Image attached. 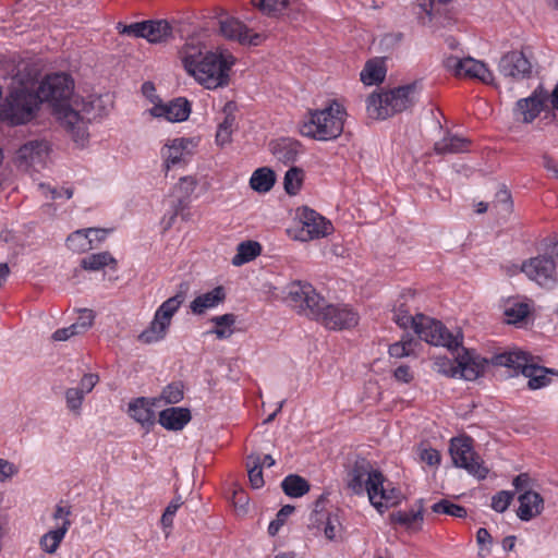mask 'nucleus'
<instances>
[{
    "mask_svg": "<svg viewBox=\"0 0 558 558\" xmlns=\"http://www.w3.org/2000/svg\"><path fill=\"white\" fill-rule=\"evenodd\" d=\"M110 264H116V259L108 252L90 254L81 262L82 268L90 271L100 270Z\"/></svg>",
    "mask_w": 558,
    "mask_h": 558,
    "instance_id": "obj_41",
    "label": "nucleus"
},
{
    "mask_svg": "<svg viewBox=\"0 0 558 558\" xmlns=\"http://www.w3.org/2000/svg\"><path fill=\"white\" fill-rule=\"evenodd\" d=\"M99 380V377L98 375L96 374H85L81 381H80V387H77L80 390H82V392L84 395H87L89 393L93 388L96 386V384L98 383Z\"/></svg>",
    "mask_w": 558,
    "mask_h": 558,
    "instance_id": "obj_56",
    "label": "nucleus"
},
{
    "mask_svg": "<svg viewBox=\"0 0 558 558\" xmlns=\"http://www.w3.org/2000/svg\"><path fill=\"white\" fill-rule=\"evenodd\" d=\"M413 330L421 340L433 345L445 347L450 351L459 349L462 344L460 331L452 333L441 322L423 314H416V324Z\"/></svg>",
    "mask_w": 558,
    "mask_h": 558,
    "instance_id": "obj_9",
    "label": "nucleus"
},
{
    "mask_svg": "<svg viewBox=\"0 0 558 558\" xmlns=\"http://www.w3.org/2000/svg\"><path fill=\"white\" fill-rule=\"evenodd\" d=\"M392 312V319L399 327L403 329L414 328L416 324V315L413 316L410 313V308L404 301L399 300Z\"/></svg>",
    "mask_w": 558,
    "mask_h": 558,
    "instance_id": "obj_40",
    "label": "nucleus"
},
{
    "mask_svg": "<svg viewBox=\"0 0 558 558\" xmlns=\"http://www.w3.org/2000/svg\"><path fill=\"white\" fill-rule=\"evenodd\" d=\"M318 322L329 329L341 330L356 326L359 315L348 305L329 304Z\"/></svg>",
    "mask_w": 558,
    "mask_h": 558,
    "instance_id": "obj_19",
    "label": "nucleus"
},
{
    "mask_svg": "<svg viewBox=\"0 0 558 558\" xmlns=\"http://www.w3.org/2000/svg\"><path fill=\"white\" fill-rule=\"evenodd\" d=\"M154 403L146 398H137L130 402L129 414L143 427L149 428L155 424L156 416L153 409Z\"/></svg>",
    "mask_w": 558,
    "mask_h": 558,
    "instance_id": "obj_29",
    "label": "nucleus"
},
{
    "mask_svg": "<svg viewBox=\"0 0 558 558\" xmlns=\"http://www.w3.org/2000/svg\"><path fill=\"white\" fill-rule=\"evenodd\" d=\"M92 234H101L99 240H105L107 236V230L97 228L76 230L68 236L66 245L75 253H84L93 250L94 239L92 238Z\"/></svg>",
    "mask_w": 558,
    "mask_h": 558,
    "instance_id": "obj_26",
    "label": "nucleus"
},
{
    "mask_svg": "<svg viewBox=\"0 0 558 558\" xmlns=\"http://www.w3.org/2000/svg\"><path fill=\"white\" fill-rule=\"evenodd\" d=\"M444 66L457 77L475 78L484 84L494 82V74L486 64L471 57L449 56L444 60Z\"/></svg>",
    "mask_w": 558,
    "mask_h": 558,
    "instance_id": "obj_15",
    "label": "nucleus"
},
{
    "mask_svg": "<svg viewBox=\"0 0 558 558\" xmlns=\"http://www.w3.org/2000/svg\"><path fill=\"white\" fill-rule=\"evenodd\" d=\"M17 473V468L8 460L0 458V482L11 478Z\"/></svg>",
    "mask_w": 558,
    "mask_h": 558,
    "instance_id": "obj_58",
    "label": "nucleus"
},
{
    "mask_svg": "<svg viewBox=\"0 0 558 558\" xmlns=\"http://www.w3.org/2000/svg\"><path fill=\"white\" fill-rule=\"evenodd\" d=\"M248 480L253 488H260L264 486L262 459L258 454H250L246 461Z\"/></svg>",
    "mask_w": 558,
    "mask_h": 558,
    "instance_id": "obj_43",
    "label": "nucleus"
},
{
    "mask_svg": "<svg viewBox=\"0 0 558 558\" xmlns=\"http://www.w3.org/2000/svg\"><path fill=\"white\" fill-rule=\"evenodd\" d=\"M191 421V412L185 408H168L159 413V423L169 430H181Z\"/></svg>",
    "mask_w": 558,
    "mask_h": 558,
    "instance_id": "obj_30",
    "label": "nucleus"
},
{
    "mask_svg": "<svg viewBox=\"0 0 558 558\" xmlns=\"http://www.w3.org/2000/svg\"><path fill=\"white\" fill-rule=\"evenodd\" d=\"M521 271L525 276L546 289H554L558 286V275L553 256L538 255L522 263L521 266H513L512 274Z\"/></svg>",
    "mask_w": 558,
    "mask_h": 558,
    "instance_id": "obj_13",
    "label": "nucleus"
},
{
    "mask_svg": "<svg viewBox=\"0 0 558 558\" xmlns=\"http://www.w3.org/2000/svg\"><path fill=\"white\" fill-rule=\"evenodd\" d=\"M235 110L236 106L233 101H228L223 106V119L219 122L216 133V142L219 146H225L231 142L232 133L236 128L234 116Z\"/></svg>",
    "mask_w": 558,
    "mask_h": 558,
    "instance_id": "obj_28",
    "label": "nucleus"
},
{
    "mask_svg": "<svg viewBox=\"0 0 558 558\" xmlns=\"http://www.w3.org/2000/svg\"><path fill=\"white\" fill-rule=\"evenodd\" d=\"M196 180L193 177H183L175 185V191L182 194V197L187 198L196 187Z\"/></svg>",
    "mask_w": 558,
    "mask_h": 558,
    "instance_id": "obj_55",
    "label": "nucleus"
},
{
    "mask_svg": "<svg viewBox=\"0 0 558 558\" xmlns=\"http://www.w3.org/2000/svg\"><path fill=\"white\" fill-rule=\"evenodd\" d=\"M360 76L361 81L366 85L381 83L386 76V69L383 61L377 59L367 61Z\"/></svg>",
    "mask_w": 558,
    "mask_h": 558,
    "instance_id": "obj_36",
    "label": "nucleus"
},
{
    "mask_svg": "<svg viewBox=\"0 0 558 558\" xmlns=\"http://www.w3.org/2000/svg\"><path fill=\"white\" fill-rule=\"evenodd\" d=\"M493 365L505 366L520 371L529 378L527 387L532 390L541 389L551 383V377H558V371L539 366L534 357L524 351H509L496 354L490 360Z\"/></svg>",
    "mask_w": 558,
    "mask_h": 558,
    "instance_id": "obj_5",
    "label": "nucleus"
},
{
    "mask_svg": "<svg viewBox=\"0 0 558 558\" xmlns=\"http://www.w3.org/2000/svg\"><path fill=\"white\" fill-rule=\"evenodd\" d=\"M519 502L520 506L517 514L522 521H530L537 517L544 508V500L542 496L530 489L519 496Z\"/></svg>",
    "mask_w": 558,
    "mask_h": 558,
    "instance_id": "obj_27",
    "label": "nucleus"
},
{
    "mask_svg": "<svg viewBox=\"0 0 558 558\" xmlns=\"http://www.w3.org/2000/svg\"><path fill=\"white\" fill-rule=\"evenodd\" d=\"M99 100L75 101L74 106L59 109V121L72 135L74 142L84 145L88 137L87 124L96 119L99 113L96 112V106Z\"/></svg>",
    "mask_w": 558,
    "mask_h": 558,
    "instance_id": "obj_6",
    "label": "nucleus"
},
{
    "mask_svg": "<svg viewBox=\"0 0 558 558\" xmlns=\"http://www.w3.org/2000/svg\"><path fill=\"white\" fill-rule=\"evenodd\" d=\"M211 322L215 324V328L210 332L216 335L218 339H227L233 335V326L235 324L234 314L215 316L211 318Z\"/></svg>",
    "mask_w": 558,
    "mask_h": 558,
    "instance_id": "obj_39",
    "label": "nucleus"
},
{
    "mask_svg": "<svg viewBox=\"0 0 558 558\" xmlns=\"http://www.w3.org/2000/svg\"><path fill=\"white\" fill-rule=\"evenodd\" d=\"M498 71L506 77L524 80L531 76L532 64L522 51L514 50L500 58Z\"/></svg>",
    "mask_w": 558,
    "mask_h": 558,
    "instance_id": "obj_20",
    "label": "nucleus"
},
{
    "mask_svg": "<svg viewBox=\"0 0 558 558\" xmlns=\"http://www.w3.org/2000/svg\"><path fill=\"white\" fill-rule=\"evenodd\" d=\"M417 95L418 84L416 82L380 94L373 93L366 100V109L369 117L386 119L413 107Z\"/></svg>",
    "mask_w": 558,
    "mask_h": 558,
    "instance_id": "obj_3",
    "label": "nucleus"
},
{
    "mask_svg": "<svg viewBox=\"0 0 558 558\" xmlns=\"http://www.w3.org/2000/svg\"><path fill=\"white\" fill-rule=\"evenodd\" d=\"M476 542L480 546H486L492 544L493 538L486 529L481 527L477 530L476 533Z\"/></svg>",
    "mask_w": 558,
    "mask_h": 558,
    "instance_id": "obj_64",
    "label": "nucleus"
},
{
    "mask_svg": "<svg viewBox=\"0 0 558 558\" xmlns=\"http://www.w3.org/2000/svg\"><path fill=\"white\" fill-rule=\"evenodd\" d=\"M533 302L524 296H512L504 301V315L509 324L523 322L531 313Z\"/></svg>",
    "mask_w": 558,
    "mask_h": 558,
    "instance_id": "obj_25",
    "label": "nucleus"
},
{
    "mask_svg": "<svg viewBox=\"0 0 558 558\" xmlns=\"http://www.w3.org/2000/svg\"><path fill=\"white\" fill-rule=\"evenodd\" d=\"M219 31L225 38L235 40L241 45L258 46L265 39L264 35L252 33L244 23L231 16L219 20Z\"/></svg>",
    "mask_w": 558,
    "mask_h": 558,
    "instance_id": "obj_18",
    "label": "nucleus"
},
{
    "mask_svg": "<svg viewBox=\"0 0 558 558\" xmlns=\"http://www.w3.org/2000/svg\"><path fill=\"white\" fill-rule=\"evenodd\" d=\"M384 474L374 469L365 458H356L348 468L345 484L354 495L367 494L369 502L380 512L381 508L395 506L400 501V490L385 485Z\"/></svg>",
    "mask_w": 558,
    "mask_h": 558,
    "instance_id": "obj_2",
    "label": "nucleus"
},
{
    "mask_svg": "<svg viewBox=\"0 0 558 558\" xmlns=\"http://www.w3.org/2000/svg\"><path fill=\"white\" fill-rule=\"evenodd\" d=\"M390 521L405 527H412L415 523L423 521V507L422 505L417 510L396 511L390 514Z\"/></svg>",
    "mask_w": 558,
    "mask_h": 558,
    "instance_id": "obj_42",
    "label": "nucleus"
},
{
    "mask_svg": "<svg viewBox=\"0 0 558 558\" xmlns=\"http://www.w3.org/2000/svg\"><path fill=\"white\" fill-rule=\"evenodd\" d=\"M493 207L497 210L499 215H509L512 211L513 203L511 194L507 189H500L496 193Z\"/></svg>",
    "mask_w": 558,
    "mask_h": 558,
    "instance_id": "obj_46",
    "label": "nucleus"
},
{
    "mask_svg": "<svg viewBox=\"0 0 558 558\" xmlns=\"http://www.w3.org/2000/svg\"><path fill=\"white\" fill-rule=\"evenodd\" d=\"M178 293L166 300L156 311L150 325L140 333L138 340L143 343H154L162 340L170 327L171 319L185 300L187 283H181Z\"/></svg>",
    "mask_w": 558,
    "mask_h": 558,
    "instance_id": "obj_7",
    "label": "nucleus"
},
{
    "mask_svg": "<svg viewBox=\"0 0 558 558\" xmlns=\"http://www.w3.org/2000/svg\"><path fill=\"white\" fill-rule=\"evenodd\" d=\"M118 29L120 34L143 38L145 35V21L133 23L130 25L118 24Z\"/></svg>",
    "mask_w": 558,
    "mask_h": 558,
    "instance_id": "obj_54",
    "label": "nucleus"
},
{
    "mask_svg": "<svg viewBox=\"0 0 558 558\" xmlns=\"http://www.w3.org/2000/svg\"><path fill=\"white\" fill-rule=\"evenodd\" d=\"M252 4L265 14L281 13L288 5V0H251Z\"/></svg>",
    "mask_w": 558,
    "mask_h": 558,
    "instance_id": "obj_47",
    "label": "nucleus"
},
{
    "mask_svg": "<svg viewBox=\"0 0 558 558\" xmlns=\"http://www.w3.org/2000/svg\"><path fill=\"white\" fill-rule=\"evenodd\" d=\"M192 144L186 138H174L169 144H166L161 149V157L163 159V167L169 171L173 167L186 163L191 156L189 146Z\"/></svg>",
    "mask_w": 558,
    "mask_h": 558,
    "instance_id": "obj_22",
    "label": "nucleus"
},
{
    "mask_svg": "<svg viewBox=\"0 0 558 558\" xmlns=\"http://www.w3.org/2000/svg\"><path fill=\"white\" fill-rule=\"evenodd\" d=\"M543 166L555 179H558V161L546 155L543 157Z\"/></svg>",
    "mask_w": 558,
    "mask_h": 558,
    "instance_id": "obj_63",
    "label": "nucleus"
},
{
    "mask_svg": "<svg viewBox=\"0 0 558 558\" xmlns=\"http://www.w3.org/2000/svg\"><path fill=\"white\" fill-rule=\"evenodd\" d=\"M304 172L301 168L292 167L286 174L283 180L284 190L289 195H295L303 183Z\"/></svg>",
    "mask_w": 558,
    "mask_h": 558,
    "instance_id": "obj_44",
    "label": "nucleus"
},
{
    "mask_svg": "<svg viewBox=\"0 0 558 558\" xmlns=\"http://www.w3.org/2000/svg\"><path fill=\"white\" fill-rule=\"evenodd\" d=\"M450 456L456 466L466 470L477 478H485L488 470L483 465L481 457L473 450L470 437H456L450 441Z\"/></svg>",
    "mask_w": 558,
    "mask_h": 558,
    "instance_id": "obj_12",
    "label": "nucleus"
},
{
    "mask_svg": "<svg viewBox=\"0 0 558 558\" xmlns=\"http://www.w3.org/2000/svg\"><path fill=\"white\" fill-rule=\"evenodd\" d=\"M65 524L63 526H56L54 529L45 533L40 538V547L47 554H54L63 541L65 534Z\"/></svg>",
    "mask_w": 558,
    "mask_h": 558,
    "instance_id": "obj_38",
    "label": "nucleus"
},
{
    "mask_svg": "<svg viewBox=\"0 0 558 558\" xmlns=\"http://www.w3.org/2000/svg\"><path fill=\"white\" fill-rule=\"evenodd\" d=\"M262 253V245L256 241L241 242L236 247V253L232 257V265L242 266L254 260Z\"/></svg>",
    "mask_w": 558,
    "mask_h": 558,
    "instance_id": "obj_35",
    "label": "nucleus"
},
{
    "mask_svg": "<svg viewBox=\"0 0 558 558\" xmlns=\"http://www.w3.org/2000/svg\"><path fill=\"white\" fill-rule=\"evenodd\" d=\"M95 314L92 310H81L77 320L73 324L78 333L87 331L94 324Z\"/></svg>",
    "mask_w": 558,
    "mask_h": 558,
    "instance_id": "obj_50",
    "label": "nucleus"
},
{
    "mask_svg": "<svg viewBox=\"0 0 558 558\" xmlns=\"http://www.w3.org/2000/svg\"><path fill=\"white\" fill-rule=\"evenodd\" d=\"M411 342H396L389 347V354L393 357H403L411 351Z\"/></svg>",
    "mask_w": 558,
    "mask_h": 558,
    "instance_id": "obj_59",
    "label": "nucleus"
},
{
    "mask_svg": "<svg viewBox=\"0 0 558 558\" xmlns=\"http://www.w3.org/2000/svg\"><path fill=\"white\" fill-rule=\"evenodd\" d=\"M70 515V507L58 505L53 512V519L57 521L56 526H63L65 524V531H68L71 526Z\"/></svg>",
    "mask_w": 558,
    "mask_h": 558,
    "instance_id": "obj_53",
    "label": "nucleus"
},
{
    "mask_svg": "<svg viewBox=\"0 0 558 558\" xmlns=\"http://www.w3.org/2000/svg\"><path fill=\"white\" fill-rule=\"evenodd\" d=\"M226 293L222 287H216L211 291L203 293L196 296L190 304V308L193 314L202 315L207 310L216 307L218 304L223 302Z\"/></svg>",
    "mask_w": 558,
    "mask_h": 558,
    "instance_id": "obj_31",
    "label": "nucleus"
},
{
    "mask_svg": "<svg viewBox=\"0 0 558 558\" xmlns=\"http://www.w3.org/2000/svg\"><path fill=\"white\" fill-rule=\"evenodd\" d=\"M72 78L64 73L48 75L39 85L36 96L39 102L48 101L53 107V112L59 120V109L68 108L70 97L73 94Z\"/></svg>",
    "mask_w": 558,
    "mask_h": 558,
    "instance_id": "obj_8",
    "label": "nucleus"
},
{
    "mask_svg": "<svg viewBox=\"0 0 558 558\" xmlns=\"http://www.w3.org/2000/svg\"><path fill=\"white\" fill-rule=\"evenodd\" d=\"M288 298L301 313L317 322L329 305L316 292L313 286L306 282H293L290 284Z\"/></svg>",
    "mask_w": 558,
    "mask_h": 558,
    "instance_id": "obj_11",
    "label": "nucleus"
},
{
    "mask_svg": "<svg viewBox=\"0 0 558 558\" xmlns=\"http://www.w3.org/2000/svg\"><path fill=\"white\" fill-rule=\"evenodd\" d=\"M50 146L45 140H32L19 147L13 162L17 169L31 172L44 168L48 159Z\"/></svg>",
    "mask_w": 558,
    "mask_h": 558,
    "instance_id": "obj_14",
    "label": "nucleus"
},
{
    "mask_svg": "<svg viewBox=\"0 0 558 558\" xmlns=\"http://www.w3.org/2000/svg\"><path fill=\"white\" fill-rule=\"evenodd\" d=\"M35 93L25 87H20L10 93L1 109L2 120L11 124H23L28 122L39 105Z\"/></svg>",
    "mask_w": 558,
    "mask_h": 558,
    "instance_id": "obj_10",
    "label": "nucleus"
},
{
    "mask_svg": "<svg viewBox=\"0 0 558 558\" xmlns=\"http://www.w3.org/2000/svg\"><path fill=\"white\" fill-rule=\"evenodd\" d=\"M432 510L435 513L448 514L454 518H465L468 511L464 507L453 504L448 499H441L432 506Z\"/></svg>",
    "mask_w": 558,
    "mask_h": 558,
    "instance_id": "obj_45",
    "label": "nucleus"
},
{
    "mask_svg": "<svg viewBox=\"0 0 558 558\" xmlns=\"http://www.w3.org/2000/svg\"><path fill=\"white\" fill-rule=\"evenodd\" d=\"M300 222V239L311 241L328 235L332 231V225L315 210L303 207L298 210Z\"/></svg>",
    "mask_w": 558,
    "mask_h": 558,
    "instance_id": "obj_16",
    "label": "nucleus"
},
{
    "mask_svg": "<svg viewBox=\"0 0 558 558\" xmlns=\"http://www.w3.org/2000/svg\"><path fill=\"white\" fill-rule=\"evenodd\" d=\"M448 363L450 364V369L439 368V373L450 377L460 376L465 380H475L484 372V366L487 361L474 356L469 351H464L463 354L456 357L454 362Z\"/></svg>",
    "mask_w": 558,
    "mask_h": 558,
    "instance_id": "obj_17",
    "label": "nucleus"
},
{
    "mask_svg": "<svg viewBox=\"0 0 558 558\" xmlns=\"http://www.w3.org/2000/svg\"><path fill=\"white\" fill-rule=\"evenodd\" d=\"M393 376L398 381L405 384L410 383L413 379V375L410 371V367L407 365H401L397 367L393 373Z\"/></svg>",
    "mask_w": 558,
    "mask_h": 558,
    "instance_id": "obj_61",
    "label": "nucleus"
},
{
    "mask_svg": "<svg viewBox=\"0 0 558 558\" xmlns=\"http://www.w3.org/2000/svg\"><path fill=\"white\" fill-rule=\"evenodd\" d=\"M282 490L292 498H299L310 490L308 482L300 475L291 474L281 482Z\"/></svg>",
    "mask_w": 558,
    "mask_h": 558,
    "instance_id": "obj_37",
    "label": "nucleus"
},
{
    "mask_svg": "<svg viewBox=\"0 0 558 558\" xmlns=\"http://www.w3.org/2000/svg\"><path fill=\"white\" fill-rule=\"evenodd\" d=\"M161 398L167 403H178L183 399V390L179 384L168 385L161 393Z\"/></svg>",
    "mask_w": 558,
    "mask_h": 558,
    "instance_id": "obj_51",
    "label": "nucleus"
},
{
    "mask_svg": "<svg viewBox=\"0 0 558 558\" xmlns=\"http://www.w3.org/2000/svg\"><path fill=\"white\" fill-rule=\"evenodd\" d=\"M294 511V507L290 505L283 506L274 521L270 522L268 526V532L270 535H276L280 527L284 524L287 518Z\"/></svg>",
    "mask_w": 558,
    "mask_h": 558,
    "instance_id": "obj_49",
    "label": "nucleus"
},
{
    "mask_svg": "<svg viewBox=\"0 0 558 558\" xmlns=\"http://www.w3.org/2000/svg\"><path fill=\"white\" fill-rule=\"evenodd\" d=\"M179 59L186 73L207 89L227 86L230 70L235 62L231 53L206 50L195 39L186 41L181 47Z\"/></svg>",
    "mask_w": 558,
    "mask_h": 558,
    "instance_id": "obj_1",
    "label": "nucleus"
},
{
    "mask_svg": "<svg viewBox=\"0 0 558 558\" xmlns=\"http://www.w3.org/2000/svg\"><path fill=\"white\" fill-rule=\"evenodd\" d=\"M269 150L277 161L289 165L298 159L302 153V146L296 140L282 137L271 141Z\"/></svg>",
    "mask_w": 558,
    "mask_h": 558,
    "instance_id": "obj_23",
    "label": "nucleus"
},
{
    "mask_svg": "<svg viewBox=\"0 0 558 558\" xmlns=\"http://www.w3.org/2000/svg\"><path fill=\"white\" fill-rule=\"evenodd\" d=\"M85 395L78 388H69L65 391L66 405L71 411L81 409Z\"/></svg>",
    "mask_w": 558,
    "mask_h": 558,
    "instance_id": "obj_52",
    "label": "nucleus"
},
{
    "mask_svg": "<svg viewBox=\"0 0 558 558\" xmlns=\"http://www.w3.org/2000/svg\"><path fill=\"white\" fill-rule=\"evenodd\" d=\"M344 117V108L332 101L324 109L311 111L308 118L300 125V132L317 141L335 140L343 132Z\"/></svg>",
    "mask_w": 558,
    "mask_h": 558,
    "instance_id": "obj_4",
    "label": "nucleus"
},
{
    "mask_svg": "<svg viewBox=\"0 0 558 558\" xmlns=\"http://www.w3.org/2000/svg\"><path fill=\"white\" fill-rule=\"evenodd\" d=\"M338 520L336 518H327L324 534L328 539H333L337 534Z\"/></svg>",
    "mask_w": 558,
    "mask_h": 558,
    "instance_id": "obj_62",
    "label": "nucleus"
},
{
    "mask_svg": "<svg viewBox=\"0 0 558 558\" xmlns=\"http://www.w3.org/2000/svg\"><path fill=\"white\" fill-rule=\"evenodd\" d=\"M470 145L471 142L465 137L447 134L435 143L434 149L439 155L459 154L468 151L470 149Z\"/></svg>",
    "mask_w": 558,
    "mask_h": 558,
    "instance_id": "obj_33",
    "label": "nucleus"
},
{
    "mask_svg": "<svg viewBox=\"0 0 558 558\" xmlns=\"http://www.w3.org/2000/svg\"><path fill=\"white\" fill-rule=\"evenodd\" d=\"M144 37L151 44L166 43L172 37V27L166 20L145 21Z\"/></svg>",
    "mask_w": 558,
    "mask_h": 558,
    "instance_id": "obj_32",
    "label": "nucleus"
},
{
    "mask_svg": "<svg viewBox=\"0 0 558 558\" xmlns=\"http://www.w3.org/2000/svg\"><path fill=\"white\" fill-rule=\"evenodd\" d=\"M275 182V172L270 168L262 167L253 172L250 179V186L258 193H267L272 189Z\"/></svg>",
    "mask_w": 558,
    "mask_h": 558,
    "instance_id": "obj_34",
    "label": "nucleus"
},
{
    "mask_svg": "<svg viewBox=\"0 0 558 558\" xmlns=\"http://www.w3.org/2000/svg\"><path fill=\"white\" fill-rule=\"evenodd\" d=\"M545 96L536 90L527 98L517 101L514 117L524 123H531L543 110Z\"/></svg>",
    "mask_w": 558,
    "mask_h": 558,
    "instance_id": "obj_24",
    "label": "nucleus"
},
{
    "mask_svg": "<svg viewBox=\"0 0 558 558\" xmlns=\"http://www.w3.org/2000/svg\"><path fill=\"white\" fill-rule=\"evenodd\" d=\"M514 494L508 490L498 492L492 497V508L497 512H505L510 506Z\"/></svg>",
    "mask_w": 558,
    "mask_h": 558,
    "instance_id": "obj_48",
    "label": "nucleus"
},
{
    "mask_svg": "<svg viewBox=\"0 0 558 558\" xmlns=\"http://www.w3.org/2000/svg\"><path fill=\"white\" fill-rule=\"evenodd\" d=\"M149 113L155 118H163L169 122H182L189 118L191 106L185 98L180 97L167 104H155L149 109Z\"/></svg>",
    "mask_w": 558,
    "mask_h": 558,
    "instance_id": "obj_21",
    "label": "nucleus"
},
{
    "mask_svg": "<svg viewBox=\"0 0 558 558\" xmlns=\"http://www.w3.org/2000/svg\"><path fill=\"white\" fill-rule=\"evenodd\" d=\"M421 460L428 465H437L440 462V454L436 449L425 448L421 450Z\"/></svg>",
    "mask_w": 558,
    "mask_h": 558,
    "instance_id": "obj_57",
    "label": "nucleus"
},
{
    "mask_svg": "<svg viewBox=\"0 0 558 558\" xmlns=\"http://www.w3.org/2000/svg\"><path fill=\"white\" fill-rule=\"evenodd\" d=\"M75 335H80V333L76 330V327L72 324L69 327L56 330L52 333V339L54 341H65V340L70 339L71 337L75 336Z\"/></svg>",
    "mask_w": 558,
    "mask_h": 558,
    "instance_id": "obj_60",
    "label": "nucleus"
}]
</instances>
